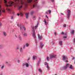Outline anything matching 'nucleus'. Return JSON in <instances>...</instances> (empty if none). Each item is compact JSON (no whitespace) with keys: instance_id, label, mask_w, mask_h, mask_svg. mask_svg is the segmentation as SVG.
<instances>
[{"instance_id":"obj_1","label":"nucleus","mask_w":75,"mask_h":75,"mask_svg":"<svg viewBox=\"0 0 75 75\" xmlns=\"http://www.w3.org/2000/svg\"><path fill=\"white\" fill-rule=\"evenodd\" d=\"M4 3L6 4L5 6L6 7H8V6H9V7H11V6H12V4H13V3H14V2H11V1H9L8 2V4H10V5H8L7 4H6L7 3V0H4Z\"/></svg>"},{"instance_id":"obj_2","label":"nucleus","mask_w":75,"mask_h":75,"mask_svg":"<svg viewBox=\"0 0 75 75\" xmlns=\"http://www.w3.org/2000/svg\"><path fill=\"white\" fill-rule=\"evenodd\" d=\"M15 4L16 5H18L20 3H21V4H24V3L23 1V0H15Z\"/></svg>"},{"instance_id":"obj_3","label":"nucleus","mask_w":75,"mask_h":75,"mask_svg":"<svg viewBox=\"0 0 75 75\" xmlns=\"http://www.w3.org/2000/svg\"><path fill=\"white\" fill-rule=\"evenodd\" d=\"M34 27H33L32 28V36L34 38H36V36H35V30H34Z\"/></svg>"},{"instance_id":"obj_4","label":"nucleus","mask_w":75,"mask_h":75,"mask_svg":"<svg viewBox=\"0 0 75 75\" xmlns=\"http://www.w3.org/2000/svg\"><path fill=\"white\" fill-rule=\"evenodd\" d=\"M67 13V18L68 19H69V17H70V15H71V11H70V10H68Z\"/></svg>"},{"instance_id":"obj_5","label":"nucleus","mask_w":75,"mask_h":75,"mask_svg":"<svg viewBox=\"0 0 75 75\" xmlns=\"http://www.w3.org/2000/svg\"><path fill=\"white\" fill-rule=\"evenodd\" d=\"M56 57V55L52 54L50 56V59H52V58H54V57Z\"/></svg>"},{"instance_id":"obj_6","label":"nucleus","mask_w":75,"mask_h":75,"mask_svg":"<svg viewBox=\"0 0 75 75\" xmlns=\"http://www.w3.org/2000/svg\"><path fill=\"white\" fill-rule=\"evenodd\" d=\"M38 0H36L35 1H34V4L33 5V7H34L35 6H36L37 4V1Z\"/></svg>"},{"instance_id":"obj_7","label":"nucleus","mask_w":75,"mask_h":75,"mask_svg":"<svg viewBox=\"0 0 75 75\" xmlns=\"http://www.w3.org/2000/svg\"><path fill=\"white\" fill-rule=\"evenodd\" d=\"M69 64H67L66 66L64 67V69H67V68H69Z\"/></svg>"},{"instance_id":"obj_8","label":"nucleus","mask_w":75,"mask_h":75,"mask_svg":"<svg viewBox=\"0 0 75 75\" xmlns=\"http://www.w3.org/2000/svg\"><path fill=\"white\" fill-rule=\"evenodd\" d=\"M62 59L63 61H65V60H66L68 58H67V57L65 56H63Z\"/></svg>"},{"instance_id":"obj_9","label":"nucleus","mask_w":75,"mask_h":75,"mask_svg":"<svg viewBox=\"0 0 75 75\" xmlns=\"http://www.w3.org/2000/svg\"><path fill=\"white\" fill-rule=\"evenodd\" d=\"M6 10H7V11H8V13L9 14H11V10H10V9L7 8H6Z\"/></svg>"},{"instance_id":"obj_10","label":"nucleus","mask_w":75,"mask_h":75,"mask_svg":"<svg viewBox=\"0 0 75 75\" xmlns=\"http://www.w3.org/2000/svg\"><path fill=\"white\" fill-rule=\"evenodd\" d=\"M3 35H4L5 37H6L7 36V33L5 32L4 31L3 32Z\"/></svg>"},{"instance_id":"obj_11","label":"nucleus","mask_w":75,"mask_h":75,"mask_svg":"<svg viewBox=\"0 0 75 75\" xmlns=\"http://www.w3.org/2000/svg\"><path fill=\"white\" fill-rule=\"evenodd\" d=\"M40 48H42V47H43L44 45L41 43H40Z\"/></svg>"},{"instance_id":"obj_12","label":"nucleus","mask_w":75,"mask_h":75,"mask_svg":"<svg viewBox=\"0 0 75 75\" xmlns=\"http://www.w3.org/2000/svg\"><path fill=\"white\" fill-rule=\"evenodd\" d=\"M25 14L26 16V18H28V13H26Z\"/></svg>"},{"instance_id":"obj_13","label":"nucleus","mask_w":75,"mask_h":75,"mask_svg":"<svg viewBox=\"0 0 75 75\" xmlns=\"http://www.w3.org/2000/svg\"><path fill=\"white\" fill-rule=\"evenodd\" d=\"M23 65H26L27 67H28L29 66L28 64L26 63H25L23 64Z\"/></svg>"},{"instance_id":"obj_14","label":"nucleus","mask_w":75,"mask_h":75,"mask_svg":"<svg viewBox=\"0 0 75 75\" xmlns=\"http://www.w3.org/2000/svg\"><path fill=\"white\" fill-rule=\"evenodd\" d=\"M69 69H73V66L72 65H70V67H69Z\"/></svg>"},{"instance_id":"obj_15","label":"nucleus","mask_w":75,"mask_h":75,"mask_svg":"<svg viewBox=\"0 0 75 75\" xmlns=\"http://www.w3.org/2000/svg\"><path fill=\"white\" fill-rule=\"evenodd\" d=\"M18 38L20 41H21L22 40V38H21V36L19 35L18 36Z\"/></svg>"},{"instance_id":"obj_16","label":"nucleus","mask_w":75,"mask_h":75,"mask_svg":"<svg viewBox=\"0 0 75 75\" xmlns=\"http://www.w3.org/2000/svg\"><path fill=\"white\" fill-rule=\"evenodd\" d=\"M22 7L23 6L22 5H21V6H19L18 7V10H20V9H21V8H22Z\"/></svg>"},{"instance_id":"obj_17","label":"nucleus","mask_w":75,"mask_h":75,"mask_svg":"<svg viewBox=\"0 0 75 75\" xmlns=\"http://www.w3.org/2000/svg\"><path fill=\"white\" fill-rule=\"evenodd\" d=\"M44 22L45 24H46V25H47V24H48V22H47L46 21H45V19L44 20Z\"/></svg>"},{"instance_id":"obj_18","label":"nucleus","mask_w":75,"mask_h":75,"mask_svg":"<svg viewBox=\"0 0 75 75\" xmlns=\"http://www.w3.org/2000/svg\"><path fill=\"white\" fill-rule=\"evenodd\" d=\"M38 36L40 40H41V36H40V35L39 34H38Z\"/></svg>"},{"instance_id":"obj_19","label":"nucleus","mask_w":75,"mask_h":75,"mask_svg":"<svg viewBox=\"0 0 75 75\" xmlns=\"http://www.w3.org/2000/svg\"><path fill=\"white\" fill-rule=\"evenodd\" d=\"M1 14V6L0 5V16Z\"/></svg>"},{"instance_id":"obj_20","label":"nucleus","mask_w":75,"mask_h":75,"mask_svg":"<svg viewBox=\"0 0 75 75\" xmlns=\"http://www.w3.org/2000/svg\"><path fill=\"white\" fill-rule=\"evenodd\" d=\"M35 58H37V57L35 56H34L33 57V59H35Z\"/></svg>"},{"instance_id":"obj_21","label":"nucleus","mask_w":75,"mask_h":75,"mask_svg":"<svg viewBox=\"0 0 75 75\" xmlns=\"http://www.w3.org/2000/svg\"><path fill=\"white\" fill-rule=\"evenodd\" d=\"M62 41H59V44L60 45H62Z\"/></svg>"},{"instance_id":"obj_22","label":"nucleus","mask_w":75,"mask_h":75,"mask_svg":"<svg viewBox=\"0 0 75 75\" xmlns=\"http://www.w3.org/2000/svg\"><path fill=\"white\" fill-rule=\"evenodd\" d=\"M23 35L24 37H27V33H25L23 34Z\"/></svg>"},{"instance_id":"obj_23","label":"nucleus","mask_w":75,"mask_h":75,"mask_svg":"<svg viewBox=\"0 0 75 75\" xmlns=\"http://www.w3.org/2000/svg\"><path fill=\"white\" fill-rule=\"evenodd\" d=\"M74 30H72L71 31V34H74Z\"/></svg>"},{"instance_id":"obj_24","label":"nucleus","mask_w":75,"mask_h":75,"mask_svg":"<svg viewBox=\"0 0 75 75\" xmlns=\"http://www.w3.org/2000/svg\"><path fill=\"white\" fill-rule=\"evenodd\" d=\"M20 51L21 52H23V49H22V48H21Z\"/></svg>"},{"instance_id":"obj_25","label":"nucleus","mask_w":75,"mask_h":75,"mask_svg":"<svg viewBox=\"0 0 75 75\" xmlns=\"http://www.w3.org/2000/svg\"><path fill=\"white\" fill-rule=\"evenodd\" d=\"M32 1H33V0H28V3H31Z\"/></svg>"},{"instance_id":"obj_26","label":"nucleus","mask_w":75,"mask_h":75,"mask_svg":"<svg viewBox=\"0 0 75 75\" xmlns=\"http://www.w3.org/2000/svg\"><path fill=\"white\" fill-rule=\"evenodd\" d=\"M38 70H39V71L40 72H42V71L41 69H39Z\"/></svg>"},{"instance_id":"obj_27","label":"nucleus","mask_w":75,"mask_h":75,"mask_svg":"<svg viewBox=\"0 0 75 75\" xmlns=\"http://www.w3.org/2000/svg\"><path fill=\"white\" fill-rule=\"evenodd\" d=\"M4 66L3 65L1 67V69H3V68H4Z\"/></svg>"},{"instance_id":"obj_28","label":"nucleus","mask_w":75,"mask_h":75,"mask_svg":"<svg viewBox=\"0 0 75 75\" xmlns=\"http://www.w3.org/2000/svg\"><path fill=\"white\" fill-rule=\"evenodd\" d=\"M34 12L33 11H32L31 12L30 14L31 15H33V14L34 13Z\"/></svg>"},{"instance_id":"obj_29","label":"nucleus","mask_w":75,"mask_h":75,"mask_svg":"<svg viewBox=\"0 0 75 75\" xmlns=\"http://www.w3.org/2000/svg\"><path fill=\"white\" fill-rule=\"evenodd\" d=\"M26 47H28V46L29 45V44H28V43H27L26 44Z\"/></svg>"},{"instance_id":"obj_30","label":"nucleus","mask_w":75,"mask_h":75,"mask_svg":"<svg viewBox=\"0 0 75 75\" xmlns=\"http://www.w3.org/2000/svg\"><path fill=\"white\" fill-rule=\"evenodd\" d=\"M20 15H21V16H23V14H22L21 12L20 13Z\"/></svg>"},{"instance_id":"obj_31","label":"nucleus","mask_w":75,"mask_h":75,"mask_svg":"<svg viewBox=\"0 0 75 75\" xmlns=\"http://www.w3.org/2000/svg\"><path fill=\"white\" fill-rule=\"evenodd\" d=\"M3 57V55L1 54V53L0 52V57Z\"/></svg>"},{"instance_id":"obj_32","label":"nucleus","mask_w":75,"mask_h":75,"mask_svg":"<svg viewBox=\"0 0 75 75\" xmlns=\"http://www.w3.org/2000/svg\"><path fill=\"white\" fill-rule=\"evenodd\" d=\"M47 68L48 69H50V67H49V66H48V65H47Z\"/></svg>"},{"instance_id":"obj_33","label":"nucleus","mask_w":75,"mask_h":75,"mask_svg":"<svg viewBox=\"0 0 75 75\" xmlns=\"http://www.w3.org/2000/svg\"><path fill=\"white\" fill-rule=\"evenodd\" d=\"M37 27H38V25L35 26V29H36Z\"/></svg>"},{"instance_id":"obj_34","label":"nucleus","mask_w":75,"mask_h":75,"mask_svg":"<svg viewBox=\"0 0 75 75\" xmlns=\"http://www.w3.org/2000/svg\"><path fill=\"white\" fill-rule=\"evenodd\" d=\"M45 65L47 66V65H48V64H47V63L46 62H45Z\"/></svg>"},{"instance_id":"obj_35","label":"nucleus","mask_w":75,"mask_h":75,"mask_svg":"<svg viewBox=\"0 0 75 75\" xmlns=\"http://www.w3.org/2000/svg\"><path fill=\"white\" fill-rule=\"evenodd\" d=\"M49 13L50 14H51V11L50 10H49Z\"/></svg>"},{"instance_id":"obj_36","label":"nucleus","mask_w":75,"mask_h":75,"mask_svg":"<svg viewBox=\"0 0 75 75\" xmlns=\"http://www.w3.org/2000/svg\"><path fill=\"white\" fill-rule=\"evenodd\" d=\"M47 61H49V57H47Z\"/></svg>"},{"instance_id":"obj_37","label":"nucleus","mask_w":75,"mask_h":75,"mask_svg":"<svg viewBox=\"0 0 75 75\" xmlns=\"http://www.w3.org/2000/svg\"><path fill=\"white\" fill-rule=\"evenodd\" d=\"M23 28L24 30H25V27L24 26H23Z\"/></svg>"},{"instance_id":"obj_38","label":"nucleus","mask_w":75,"mask_h":75,"mask_svg":"<svg viewBox=\"0 0 75 75\" xmlns=\"http://www.w3.org/2000/svg\"><path fill=\"white\" fill-rule=\"evenodd\" d=\"M13 18H14V17H13V16H11V19H13Z\"/></svg>"},{"instance_id":"obj_39","label":"nucleus","mask_w":75,"mask_h":75,"mask_svg":"<svg viewBox=\"0 0 75 75\" xmlns=\"http://www.w3.org/2000/svg\"><path fill=\"white\" fill-rule=\"evenodd\" d=\"M63 38H67V36H64L63 37Z\"/></svg>"},{"instance_id":"obj_40","label":"nucleus","mask_w":75,"mask_h":75,"mask_svg":"<svg viewBox=\"0 0 75 75\" xmlns=\"http://www.w3.org/2000/svg\"><path fill=\"white\" fill-rule=\"evenodd\" d=\"M2 25V24L1 23H0V27H1Z\"/></svg>"},{"instance_id":"obj_41","label":"nucleus","mask_w":75,"mask_h":75,"mask_svg":"<svg viewBox=\"0 0 75 75\" xmlns=\"http://www.w3.org/2000/svg\"><path fill=\"white\" fill-rule=\"evenodd\" d=\"M2 11L3 13H5V10H3Z\"/></svg>"},{"instance_id":"obj_42","label":"nucleus","mask_w":75,"mask_h":75,"mask_svg":"<svg viewBox=\"0 0 75 75\" xmlns=\"http://www.w3.org/2000/svg\"><path fill=\"white\" fill-rule=\"evenodd\" d=\"M22 29V27L20 26V30H21Z\"/></svg>"},{"instance_id":"obj_43","label":"nucleus","mask_w":75,"mask_h":75,"mask_svg":"<svg viewBox=\"0 0 75 75\" xmlns=\"http://www.w3.org/2000/svg\"><path fill=\"white\" fill-rule=\"evenodd\" d=\"M17 62H18V63H20V60H18Z\"/></svg>"},{"instance_id":"obj_44","label":"nucleus","mask_w":75,"mask_h":75,"mask_svg":"<svg viewBox=\"0 0 75 75\" xmlns=\"http://www.w3.org/2000/svg\"><path fill=\"white\" fill-rule=\"evenodd\" d=\"M63 26L64 27H65L66 26V25H65V24L64 25H63Z\"/></svg>"},{"instance_id":"obj_45","label":"nucleus","mask_w":75,"mask_h":75,"mask_svg":"<svg viewBox=\"0 0 75 75\" xmlns=\"http://www.w3.org/2000/svg\"><path fill=\"white\" fill-rule=\"evenodd\" d=\"M54 34L55 35H57V33H56V32H55Z\"/></svg>"},{"instance_id":"obj_46","label":"nucleus","mask_w":75,"mask_h":75,"mask_svg":"<svg viewBox=\"0 0 75 75\" xmlns=\"http://www.w3.org/2000/svg\"><path fill=\"white\" fill-rule=\"evenodd\" d=\"M17 15L18 16H19V15H20V14L19 13H17Z\"/></svg>"},{"instance_id":"obj_47","label":"nucleus","mask_w":75,"mask_h":75,"mask_svg":"<svg viewBox=\"0 0 75 75\" xmlns=\"http://www.w3.org/2000/svg\"><path fill=\"white\" fill-rule=\"evenodd\" d=\"M46 17H47V18H48V16H47V15H46Z\"/></svg>"},{"instance_id":"obj_48","label":"nucleus","mask_w":75,"mask_h":75,"mask_svg":"<svg viewBox=\"0 0 75 75\" xmlns=\"http://www.w3.org/2000/svg\"><path fill=\"white\" fill-rule=\"evenodd\" d=\"M33 18H35V16H33Z\"/></svg>"},{"instance_id":"obj_49","label":"nucleus","mask_w":75,"mask_h":75,"mask_svg":"<svg viewBox=\"0 0 75 75\" xmlns=\"http://www.w3.org/2000/svg\"><path fill=\"white\" fill-rule=\"evenodd\" d=\"M66 62H68V60H66L65 61Z\"/></svg>"},{"instance_id":"obj_50","label":"nucleus","mask_w":75,"mask_h":75,"mask_svg":"<svg viewBox=\"0 0 75 75\" xmlns=\"http://www.w3.org/2000/svg\"><path fill=\"white\" fill-rule=\"evenodd\" d=\"M62 34H64V32H62Z\"/></svg>"},{"instance_id":"obj_51","label":"nucleus","mask_w":75,"mask_h":75,"mask_svg":"<svg viewBox=\"0 0 75 75\" xmlns=\"http://www.w3.org/2000/svg\"><path fill=\"white\" fill-rule=\"evenodd\" d=\"M15 37L16 38H17V35H15Z\"/></svg>"},{"instance_id":"obj_52","label":"nucleus","mask_w":75,"mask_h":75,"mask_svg":"<svg viewBox=\"0 0 75 75\" xmlns=\"http://www.w3.org/2000/svg\"><path fill=\"white\" fill-rule=\"evenodd\" d=\"M74 42L75 43V39H74Z\"/></svg>"},{"instance_id":"obj_53","label":"nucleus","mask_w":75,"mask_h":75,"mask_svg":"<svg viewBox=\"0 0 75 75\" xmlns=\"http://www.w3.org/2000/svg\"><path fill=\"white\" fill-rule=\"evenodd\" d=\"M46 14H48V12H46Z\"/></svg>"},{"instance_id":"obj_54","label":"nucleus","mask_w":75,"mask_h":75,"mask_svg":"<svg viewBox=\"0 0 75 75\" xmlns=\"http://www.w3.org/2000/svg\"><path fill=\"white\" fill-rule=\"evenodd\" d=\"M12 13H13V14H14V12L13 11Z\"/></svg>"},{"instance_id":"obj_55","label":"nucleus","mask_w":75,"mask_h":75,"mask_svg":"<svg viewBox=\"0 0 75 75\" xmlns=\"http://www.w3.org/2000/svg\"><path fill=\"white\" fill-rule=\"evenodd\" d=\"M0 75H3V73H1Z\"/></svg>"},{"instance_id":"obj_56","label":"nucleus","mask_w":75,"mask_h":75,"mask_svg":"<svg viewBox=\"0 0 75 75\" xmlns=\"http://www.w3.org/2000/svg\"><path fill=\"white\" fill-rule=\"evenodd\" d=\"M61 14L62 15H64V14L63 13H61Z\"/></svg>"},{"instance_id":"obj_57","label":"nucleus","mask_w":75,"mask_h":75,"mask_svg":"<svg viewBox=\"0 0 75 75\" xmlns=\"http://www.w3.org/2000/svg\"><path fill=\"white\" fill-rule=\"evenodd\" d=\"M52 2H54V0H52Z\"/></svg>"},{"instance_id":"obj_58","label":"nucleus","mask_w":75,"mask_h":75,"mask_svg":"<svg viewBox=\"0 0 75 75\" xmlns=\"http://www.w3.org/2000/svg\"><path fill=\"white\" fill-rule=\"evenodd\" d=\"M64 35H67V33H64Z\"/></svg>"},{"instance_id":"obj_59","label":"nucleus","mask_w":75,"mask_h":75,"mask_svg":"<svg viewBox=\"0 0 75 75\" xmlns=\"http://www.w3.org/2000/svg\"><path fill=\"white\" fill-rule=\"evenodd\" d=\"M16 49H18V47L16 48Z\"/></svg>"},{"instance_id":"obj_60","label":"nucleus","mask_w":75,"mask_h":75,"mask_svg":"<svg viewBox=\"0 0 75 75\" xmlns=\"http://www.w3.org/2000/svg\"><path fill=\"white\" fill-rule=\"evenodd\" d=\"M72 59H74V58L73 57V58Z\"/></svg>"},{"instance_id":"obj_61","label":"nucleus","mask_w":75,"mask_h":75,"mask_svg":"<svg viewBox=\"0 0 75 75\" xmlns=\"http://www.w3.org/2000/svg\"><path fill=\"white\" fill-rule=\"evenodd\" d=\"M25 6H27V4H25Z\"/></svg>"},{"instance_id":"obj_62","label":"nucleus","mask_w":75,"mask_h":75,"mask_svg":"<svg viewBox=\"0 0 75 75\" xmlns=\"http://www.w3.org/2000/svg\"><path fill=\"white\" fill-rule=\"evenodd\" d=\"M6 63H7V62H6Z\"/></svg>"},{"instance_id":"obj_63","label":"nucleus","mask_w":75,"mask_h":75,"mask_svg":"<svg viewBox=\"0 0 75 75\" xmlns=\"http://www.w3.org/2000/svg\"><path fill=\"white\" fill-rule=\"evenodd\" d=\"M72 75H74V74H72Z\"/></svg>"}]
</instances>
